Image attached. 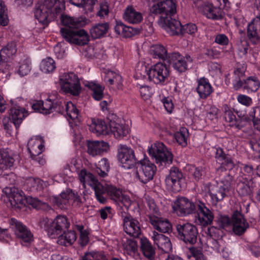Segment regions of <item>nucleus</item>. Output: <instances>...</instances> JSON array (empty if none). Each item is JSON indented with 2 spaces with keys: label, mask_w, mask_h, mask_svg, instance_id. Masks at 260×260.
I'll return each mask as SVG.
<instances>
[{
  "label": "nucleus",
  "mask_w": 260,
  "mask_h": 260,
  "mask_svg": "<svg viewBox=\"0 0 260 260\" xmlns=\"http://www.w3.org/2000/svg\"><path fill=\"white\" fill-rule=\"evenodd\" d=\"M135 203L128 196L124 194L123 190L115 186V205L118 216L123 220L124 231L129 236L137 238L141 233L140 223L128 213V210Z\"/></svg>",
  "instance_id": "nucleus-1"
},
{
  "label": "nucleus",
  "mask_w": 260,
  "mask_h": 260,
  "mask_svg": "<svg viewBox=\"0 0 260 260\" xmlns=\"http://www.w3.org/2000/svg\"><path fill=\"white\" fill-rule=\"evenodd\" d=\"M60 14L62 24L66 26L60 30L62 38L71 44H87L89 42V37L87 32L84 29H78L84 24V22L78 18L62 14V13Z\"/></svg>",
  "instance_id": "nucleus-2"
},
{
  "label": "nucleus",
  "mask_w": 260,
  "mask_h": 260,
  "mask_svg": "<svg viewBox=\"0 0 260 260\" xmlns=\"http://www.w3.org/2000/svg\"><path fill=\"white\" fill-rule=\"evenodd\" d=\"M54 9L56 15L63 13L65 9L64 0H42L35 6V16L38 21L44 25H47L52 18V8Z\"/></svg>",
  "instance_id": "nucleus-3"
},
{
  "label": "nucleus",
  "mask_w": 260,
  "mask_h": 260,
  "mask_svg": "<svg viewBox=\"0 0 260 260\" xmlns=\"http://www.w3.org/2000/svg\"><path fill=\"white\" fill-rule=\"evenodd\" d=\"M79 177L83 185L87 183L92 187L100 203L104 204L106 202V199L103 196L105 194L109 196L111 200L114 199V187L112 186L107 185L105 188L92 174L85 169L81 170Z\"/></svg>",
  "instance_id": "nucleus-4"
},
{
  "label": "nucleus",
  "mask_w": 260,
  "mask_h": 260,
  "mask_svg": "<svg viewBox=\"0 0 260 260\" xmlns=\"http://www.w3.org/2000/svg\"><path fill=\"white\" fill-rule=\"evenodd\" d=\"M149 80L160 86L167 85L169 82L170 69L164 62H158L149 67Z\"/></svg>",
  "instance_id": "nucleus-5"
},
{
  "label": "nucleus",
  "mask_w": 260,
  "mask_h": 260,
  "mask_svg": "<svg viewBox=\"0 0 260 260\" xmlns=\"http://www.w3.org/2000/svg\"><path fill=\"white\" fill-rule=\"evenodd\" d=\"M214 157L220 166L216 169V175L218 176H225L228 174L232 175L231 171L235 167V164L232 156L225 153L223 149L218 146L213 148Z\"/></svg>",
  "instance_id": "nucleus-6"
},
{
  "label": "nucleus",
  "mask_w": 260,
  "mask_h": 260,
  "mask_svg": "<svg viewBox=\"0 0 260 260\" xmlns=\"http://www.w3.org/2000/svg\"><path fill=\"white\" fill-rule=\"evenodd\" d=\"M148 153L150 156L155 159L157 164L167 166L172 164L173 155L165 144L160 142H156L148 147Z\"/></svg>",
  "instance_id": "nucleus-7"
},
{
  "label": "nucleus",
  "mask_w": 260,
  "mask_h": 260,
  "mask_svg": "<svg viewBox=\"0 0 260 260\" xmlns=\"http://www.w3.org/2000/svg\"><path fill=\"white\" fill-rule=\"evenodd\" d=\"M177 237L189 247H193L196 243L199 235L198 230L196 225L190 223L178 224L176 225Z\"/></svg>",
  "instance_id": "nucleus-8"
},
{
  "label": "nucleus",
  "mask_w": 260,
  "mask_h": 260,
  "mask_svg": "<svg viewBox=\"0 0 260 260\" xmlns=\"http://www.w3.org/2000/svg\"><path fill=\"white\" fill-rule=\"evenodd\" d=\"M117 157L121 167L126 169L135 168L140 161L135 155L133 149L125 145L118 146Z\"/></svg>",
  "instance_id": "nucleus-9"
},
{
  "label": "nucleus",
  "mask_w": 260,
  "mask_h": 260,
  "mask_svg": "<svg viewBox=\"0 0 260 260\" xmlns=\"http://www.w3.org/2000/svg\"><path fill=\"white\" fill-rule=\"evenodd\" d=\"M61 90L71 94L77 96L81 92V87L79 79L73 73H63L59 76Z\"/></svg>",
  "instance_id": "nucleus-10"
},
{
  "label": "nucleus",
  "mask_w": 260,
  "mask_h": 260,
  "mask_svg": "<svg viewBox=\"0 0 260 260\" xmlns=\"http://www.w3.org/2000/svg\"><path fill=\"white\" fill-rule=\"evenodd\" d=\"M167 189L174 192L180 191L185 186V179L181 170L176 167H172L170 173L165 179Z\"/></svg>",
  "instance_id": "nucleus-11"
},
{
  "label": "nucleus",
  "mask_w": 260,
  "mask_h": 260,
  "mask_svg": "<svg viewBox=\"0 0 260 260\" xmlns=\"http://www.w3.org/2000/svg\"><path fill=\"white\" fill-rule=\"evenodd\" d=\"M167 62L176 72L181 74L189 69V64L192 63V59L188 54L183 56L179 52L174 51L169 53Z\"/></svg>",
  "instance_id": "nucleus-12"
},
{
  "label": "nucleus",
  "mask_w": 260,
  "mask_h": 260,
  "mask_svg": "<svg viewBox=\"0 0 260 260\" xmlns=\"http://www.w3.org/2000/svg\"><path fill=\"white\" fill-rule=\"evenodd\" d=\"M220 182L215 192L210 191L209 196L213 204L216 205L223 200L226 196V193L231 189L232 183L234 180L233 175L229 174L225 176H219Z\"/></svg>",
  "instance_id": "nucleus-13"
},
{
  "label": "nucleus",
  "mask_w": 260,
  "mask_h": 260,
  "mask_svg": "<svg viewBox=\"0 0 260 260\" xmlns=\"http://www.w3.org/2000/svg\"><path fill=\"white\" fill-rule=\"evenodd\" d=\"M135 168L138 169L137 172L138 178L143 184H146L152 180L156 172L155 165L145 158L140 159Z\"/></svg>",
  "instance_id": "nucleus-14"
},
{
  "label": "nucleus",
  "mask_w": 260,
  "mask_h": 260,
  "mask_svg": "<svg viewBox=\"0 0 260 260\" xmlns=\"http://www.w3.org/2000/svg\"><path fill=\"white\" fill-rule=\"evenodd\" d=\"M115 244L117 245V250L125 254L134 256L138 251L137 240L127 237L123 233L120 234L115 240Z\"/></svg>",
  "instance_id": "nucleus-15"
},
{
  "label": "nucleus",
  "mask_w": 260,
  "mask_h": 260,
  "mask_svg": "<svg viewBox=\"0 0 260 260\" xmlns=\"http://www.w3.org/2000/svg\"><path fill=\"white\" fill-rule=\"evenodd\" d=\"M196 202L193 203L185 197L177 198L172 203L174 213L180 217L186 216L194 212Z\"/></svg>",
  "instance_id": "nucleus-16"
},
{
  "label": "nucleus",
  "mask_w": 260,
  "mask_h": 260,
  "mask_svg": "<svg viewBox=\"0 0 260 260\" xmlns=\"http://www.w3.org/2000/svg\"><path fill=\"white\" fill-rule=\"evenodd\" d=\"M194 212L196 222L202 225L210 224L214 219V214L205 203L200 201L196 202Z\"/></svg>",
  "instance_id": "nucleus-17"
},
{
  "label": "nucleus",
  "mask_w": 260,
  "mask_h": 260,
  "mask_svg": "<svg viewBox=\"0 0 260 260\" xmlns=\"http://www.w3.org/2000/svg\"><path fill=\"white\" fill-rule=\"evenodd\" d=\"M176 0H164L154 4L150 8L151 13L157 15L160 14L161 18L164 17H172L176 13Z\"/></svg>",
  "instance_id": "nucleus-18"
},
{
  "label": "nucleus",
  "mask_w": 260,
  "mask_h": 260,
  "mask_svg": "<svg viewBox=\"0 0 260 260\" xmlns=\"http://www.w3.org/2000/svg\"><path fill=\"white\" fill-rule=\"evenodd\" d=\"M69 226L70 222L67 217L58 215L53 221H50L48 235L51 238L58 237Z\"/></svg>",
  "instance_id": "nucleus-19"
},
{
  "label": "nucleus",
  "mask_w": 260,
  "mask_h": 260,
  "mask_svg": "<svg viewBox=\"0 0 260 260\" xmlns=\"http://www.w3.org/2000/svg\"><path fill=\"white\" fill-rule=\"evenodd\" d=\"M10 224L16 236L22 242L30 243L32 240V234L21 222L12 218L10 221Z\"/></svg>",
  "instance_id": "nucleus-20"
},
{
  "label": "nucleus",
  "mask_w": 260,
  "mask_h": 260,
  "mask_svg": "<svg viewBox=\"0 0 260 260\" xmlns=\"http://www.w3.org/2000/svg\"><path fill=\"white\" fill-rule=\"evenodd\" d=\"M107 119L109 122V126L102 119H92L91 120L92 122L89 125V131L98 136L108 135L110 132V127L111 126L113 122V114H109L107 116Z\"/></svg>",
  "instance_id": "nucleus-21"
},
{
  "label": "nucleus",
  "mask_w": 260,
  "mask_h": 260,
  "mask_svg": "<svg viewBox=\"0 0 260 260\" xmlns=\"http://www.w3.org/2000/svg\"><path fill=\"white\" fill-rule=\"evenodd\" d=\"M16 43L14 42L9 43L6 46L0 51V77L3 78L1 74L8 75L7 59L12 57L16 52Z\"/></svg>",
  "instance_id": "nucleus-22"
},
{
  "label": "nucleus",
  "mask_w": 260,
  "mask_h": 260,
  "mask_svg": "<svg viewBox=\"0 0 260 260\" xmlns=\"http://www.w3.org/2000/svg\"><path fill=\"white\" fill-rule=\"evenodd\" d=\"M218 6H214L212 3L206 2L204 3L200 8L201 11L203 14L208 19L212 20H220L223 17L222 9H228V8H223L218 4Z\"/></svg>",
  "instance_id": "nucleus-23"
},
{
  "label": "nucleus",
  "mask_w": 260,
  "mask_h": 260,
  "mask_svg": "<svg viewBox=\"0 0 260 260\" xmlns=\"http://www.w3.org/2000/svg\"><path fill=\"white\" fill-rule=\"evenodd\" d=\"M247 35L249 41L252 45L260 43V15L257 16L248 24Z\"/></svg>",
  "instance_id": "nucleus-24"
},
{
  "label": "nucleus",
  "mask_w": 260,
  "mask_h": 260,
  "mask_svg": "<svg viewBox=\"0 0 260 260\" xmlns=\"http://www.w3.org/2000/svg\"><path fill=\"white\" fill-rule=\"evenodd\" d=\"M197 87L195 91L200 99L206 100L213 92L214 89L208 78L203 77L197 80Z\"/></svg>",
  "instance_id": "nucleus-25"
},
{
  "label": "nucleus",
  "mask_w": 260,
  "mask_h": 260,
  "mask_svg": "<svg viewBox=\"0 0 260 260\" xmlns=\"http://www.w3.org/2000/svg\"><path fill=\"white\" fill-rule=\"evenodd\" d=\"M162 26L167 32L171 36H179L181 34V22L172 17H162Z\"/></svg>",
  "instance_id": "nucleus-26"
},
{
  "label": "nucleus",
  "mask_w": 260,
  "mask_h": 260,
  "mask_svg": "<svg viewBox=\"0 0 260 260\" xmlns=\"http://www.w3.org/2000/svg\"><path fill=\"white\" fill-rule=\"evenodd\" d=\"M222 110L224 113L225 120L230 123V126L235 127L240 129L244 126L243 121L241 118H237L234 114V109L229 106L227 104H224L222 107Z\"/></svg>",
  "instance_id": "nucleus-27"
},
{
  "label": "nucleus",
  "mask_w": 260,
  "mask_h": 260,
  "mask_svg": "<svg viewBox=\"0 0 260 260\" xmlns=\"http://www.w3.org/2000/svg\"><path fill=\"white\" fill-rule=\"evenodd\" d=\"M12 108L10 110V114L12 118L13 124L16 129H18L23 119L27 115V111L21 107L16 103L11 101Z\"/></svg>",
  "instance_id": "nucleus-28"
},
{
  "label": "nucleus",
  "mask_w": 260,
  "mask_h": 260,
  "mask_svg": "<svg viewBox=\"0 0 260 260\" xmlns=\"http://www.w3.org/2000/svg\"><path fill=\"white\" fill-rule=\"evenodd\" d=\"M152 234L151 238L154 244L159 249L165 253L169 252L172 249V244L168 236L156 231H153Z\"/></svg>",
  "instance_id": "nucleus-29"
},
{
  "label": "nucleus",
  "mask_w": 260,
  "mask_h": 260,
  "mask_svg": "<svg viewBox=\"0 0 260 260\" xmlns=\"http://www.w3.org/2000/svg\"><path fill=\"white\" fill-rule=\"evenodd\" d=\"M149 221L153 228L161 234L169 233L172 230V224L167 219L150 215Z\"/></svg>",
  "instance_id": "nucleus-30"
},
{
  "label": "nucleus",
  "mask_w": 260,
  "mask_h": 260,
  "mask_svg": "<svg viewBox=\"0 0 260 260\" xmlns=\"http://www.w3.org/2000/svg\"><path fill=\"white\" fill-rule=\"evenodd\" d=\"M4 192L12 205L16 206L23 204L24 196L22 190L15 187H6L4 189Z\"/></svg>",
  "instance_id": "nucleus-31"
},
{
  "label": "nucleus",
  "mask_w": 260,
  "mask_h": 260,
  "mask_svg": "<svg viewBox=\"0 0 260 260\" xmlns=\"http://www.w3.org/2000/svg\"><path fill=\"white\" fill-rule=\"evenodd\" d=\"M108 149L109 145L105 142L99 141H88L87 142V152L92 156L101 155L107 152Z\"/></svg>",
  "instance_id": "nucleus-32"
},
{
  "label": "nucleus",
  "mask_w": 260,
  "mask_h": 260,
  "mask_svg": "<svg viewBox=\"0 0 260 260\" xmlns=\"http://www.w3.org/2000/svg\"><path fill=\"white\" fill-rule=\"evenodd\" d=\"M130 131L128 124L125 120L115 114V139L121 140L126 137Z\"/></svg>",
  "instance_id": "nucleus-33"
},
{
  "label": "nucleus",
  "mask_w": 260,
  "mask_h": 260,
  "mask_svg": "<svg viewBox=\"0 0 260 260\" xmlns=\"http://www.w3.org/2000/svg\"><path fill=\"white\" fill-rule=\"evenodd\" d=\"M232 225H233L234 233L239 236L243 234L249 226L248 223L238 212L233 214V221Z\"/></svg>",
  "instance_id": "nucleus-34"
},
{
  "label": "nucleus",
  "mask_w": 260,
  "mask_h": 260,
  "mask_svg": "<svg viewBox=\"0 0 260 260\" xmlns=\"http://www.w3.org/2000/svg\"><path fill=\"white\" fill-rule=\"evenodd\" d=\"M115 32L123 38H131L138 34L140 29L138 28H134L125 25L120 21H115Z\"/></svg>",
  "instance_id": "nucleus-35"
},
{
  "label": "nucleus",
  "mask_w": 260,
  "mask_h": 260,
  "mask_svg": "<svg viewBox=\"0 0 260 260\" xmlns=\"http://www.w3.org/2000/svg\"><path fill=\"white\" fill-rule=\"evenodd\" d=\"M54 111L58 113L63 112L62 101L58 100L52 101L50 99H47L45 101H43L41 113L48 114Z\"/></svg>",
  "instance_id": "nucleus-36"
},
{
  "label": "nucleus",
  "mask_w": 260,
  "mask_h": 260,
  "mask_svg": "<svg viewBox=\"0 0 260 260\" xmlns=\"http://www.w3.org/2000/svg\"><path fill=\"white\" fill-rule=\"evenodd\" d=\"M123 18L125 21L129 23L137 24L141 22L143 19L142 14L136 11V10L131 6H128L125 9Z\"/></svg>",
  "instance_id": "nucleus-37"
},
{
  "label": "nucleus",
  "mask_w": 260,
  "mask_h": 260,
  "mask_svg": "<svg viewBox=\"0 0 260 260\" xmlns=\"http://www.w3.org/2000/svg\"><path fill=\"white\" fill-rule=\"evenodd\" d=\"M140 249L147 260H155V251L151 242L146 238L141 239Z\"/></svg>",
  "instance_id": "nucleus-38"
},
{
  "label": "nucleus",
  "mask_w": 260,
  "mask_h": 260,
  "mask_svg": "<svg viewBox=\"0 0 260 260\" xmlns=\"http://www.w3.org/2000/svg\"><path fill=\"white\" fill-rule=\"evenodd\" d=\"M260 87V81L255 76H249L245 79L244 90L248 94L256 92Z\"/></svg>",
  "instance_id": "nucleus-39"
},
{
  "label": "nucleus",
  "mask_w": 260,
  "mask_h": 260,
  "mask_svg": "<svg viewBox=\"0 0 260 260\" xmlns=\"http://www.w3.org/2000/svg\"><path fill=\"white\" fill-rule=\"evenodd\" d=\"M63 233V234H61L58 237L57 243L66 246L71 245L77 238L75 231H70L67 232L64 231Z\"/></svg>",
  "instance_id": "nucleus-40"
},
{
  "label": "nucleus",
  "mask_w": 260,
  "mask_h": 260,
  "mask_svg": "<svg viewBox=\"0 0 260 260\" xmlns=\"http://www.w3.org/2000/svg\"><path fill=\"white\" fill-rule=\"evenodd\" d=\"M109 25L107 23L96 24L90 28L91 36L93 39L100 38L107 33Z\"/></svg>",
  "instance_id": "nucleus-41"
},
{
  "label": "nucleus",
  "mask_w": 260,
  "mask_h": 260,
  "mask_svg": "<svg viewBox=\"0 0 260 260\" xmlns=\"http://www.w3.org/2000/svg\"><path fill=\"white\" fill-rule=\"evenodd\" d=\"M168 53L166 48L161 44L153 45L151 48V54L153 58L167 61Z\"/></svg>",
  "instance_id": "nucleus-42"
},
{
  "label": "nucleus",
  "mask_w": 260,
  "mask_h": 260,
  "mask_svg": "<svg viewBox=\"0 0 260 260\" xmlns=\"http://www.w3.org/2000/svg\"><path fill=\"white\" fill-rule=\"evenodd\" d=\"M14 164V159L10 157L8 151L0 149V169L7 170L11 167Z\"/></svg>",
  "instance_id": "nucleus-43"
},
{
  "label": "nucleus",
  "mask_w": 260,
  "mask_h": 260,
  "mask_svg": "<svg viewBox=\"0 0 260 260\" xmlns=\"http://www.w3.org/2000/svg\"><path fill=\"white\" fill-rule=\"evenodd\" d=\"M248 115L251 119L254 128L260 131V106H256L251 108Z\"/></svg>",
  "instance_id": "nucleus-44"
},
{
  "label": "nucleus",
  "mask_w": 260,
  "mask_h": 260,
  "mask_svg": "<svg viewBox=\"0 0 260 260\" xmlns=\"http://www.w3.org/2000/svg\"><path fill=\"white\" fill-rule=\"evenodd\" d=\"M188 130L185 127H181L179 131L176 132L174 134V138L176 142L182 147H185L187 145V139L188 137Z\"/></svg>",
  "instance_id": "nucleus-45"
},
{
  "label": "nucleus",
  "mask_w": 260,
  "mask_h": 260,
  "mask_svg": "<svg viewBox=\"0 0 260 260\" xmlns=\"http://www.w3.org/2000/svg\"><path fill=\"white\" fill-rule=\"evenodd\" d=\"M87 86L92 90L93 98L96 101H100L103 98L104 87L94 82H89Z\"/></svg>",
  "instance_id": "nucleus-46"
},
{
  "label": "nucleus",
  "mask_w": 260,
  "mask_h": 260,
  "mask_svg": "<svg viewBox=\"0 0 260 260\" xmlns=\"http://www.w3.org/2000/svg\"><path fill=\"white\" fill-rule=\"evenodd\" d=\"M110 166L108 160L102 158L98 163V165L95 170V172L101 177H105L109 171Z\"/></svg>",
  "instance_id": "nucleus-47"
},
{
  "label": "nucleus",
  "mask_w": 260,
  "mask_h": 260,
  "mask_svg": "<svg viewBox=\"0 0 260 260\" xmlns=\"http://www.w3.org/2000/svg\"><path fill=\"white\" fill-rule=\"evenodd\" d=\"M55 69V62L51 57H47L44 59L40 64V69L45 73H52Z\"/></svg>",
  "instance_id": "nucleus-48"
},
{
  "label": "nucleus",
  "mask_w": 260,
  "mask_h": 260,
  "mask_svg": "<svg viewBox=\"0 0 260 260\" xmlns=\"http://www.w3.org/2000/svg\"><path fill=\"white\" fill-rule=\"evenodd\" d=\"M63 108L66 107V111L69 118L71 119H75L78 117L79 111L76 106L71 102L65 103L64 101L61 100Z\"/></svg>",
  "instance_id": "nucleus-49"
},
{
  "label": "nucleus",
  "mask_w": 260,
  "mask_h": 260,
  "mask_svg": "<svg viewBox=\"0 0 260 260\" xmlns=\"http://www.w3.org/2000/svg\"><path fill=\"white\" fill-rule=\"evenodd\" d=\"M233 221V217L232 219L229 216L225 215H219L217 217V219L215 220L218 228L222 229L231 226L232 225Z\"/></svg>",
  "instance_id": "nucleus-50"
},
{
  "label": "nucleus",
  "mask_w": 260,
  "mask_h": 260,
  "mask_svg": "<svg viewBox=\"0 0 260 260\" xmlns=\"http://www.w3.org/2000/svg\"><path fill=\"white\" fill-rule=\"evenodd\" d=\"M249 145L254 151V158L256 159H260V137L252 138L249 142Z\"/></svg>",
  "instance_id": "nucleus-51"
},
{
  "label": "nucleus",
  "mask_w": 260,
  "mask_h": 260,
  "mask_svg": "<svg viewBox=\"0 0 260 260\" xmlns=\"http://www.w3.org/2000/svg\"><path fill=\"white\" fill-rule=\"evenodd\" d=\"M26 185L31 190H41L43 188V181L39 178H29L27 180Z\"/></svg>",
  "instance_id": "nucleus-52"
},
{
  "label": "nucleus",
  "mask_w": 260,
  "mask_h": 260,
  "mask_svg": "<svg viewBox=\"0 0 260 260\" xmlns=\"http://www.w3.org/2000/svg\"><path fill=\"white\" fill-rule=\"evenodd\" d=\"M71 192V189H67L61 192L59 197L54 198V203L60 207H61L62 205L69 203Z\"/></svg>",
  "instance_id": "nucleus-53"
},
{
  "label": "nucleus",
  "mask_w": 260,
  "mask_h": 260,
  "mask_svg": "<svg viewBox=\"0 0 260 260\" xmlns=\"http://www.w3.org/2000/svg\"><path fill=\"white\" fill-rule=\"evenodd\" d=\"M149 67H148L144 62H139L135 68L136 75L142 78H144L147 76L149 78Z\"/></svg>",
  "instance_id": "nucleus-54"
},
{
  "label": "nucleus",
  "mask_w": 260,
  "mask_h": 260,
  "mask_svg": "<svg viewBox=\"0 0 260 260\" xmlns=\"http://www.w3.org/2000/svg\"><path fill=\"white\" fill-rule=\"evenodd\" d=\"M8 21L7 9L4 2L0 1V25L6 26Z\"/></svg>",
  "instance_id": "nucleus-55"
},
{
  "label": "nucleus",
  "mask_w": 260,
  "mask_h": 260,
  "mask_svg": "<svg viewBox=\"0 0 260 260\" xmlns=\"http://www.w3.org/2000/svg\"><path fill=\"white\" fill-rule=\"evenodd\" d=\"M18 73L20 75H26L30 71V62L28 59L25 58L19 62Z\"/></svg>",
  "instance_id": "nucleus-56"
},
{
  "label": "nucleus",
  "mask_w": 260,
  "mask_h": 260,
  "mask_svg": "<svg viewBox=\"0 0 260 260\" xmlns=\"http://www.w3.org/2000/svg\"><path fill=\"white\" fill-rule=\"evenodd\" d=\"M81 260H108L105 254L102 252L86 253Z\"/></svg>",
  "instance_id": "nucleus-57"
},
{
  "label": "nucleus",
  "mask_w": 260,
  "mask_h": 260,
  "mask_svg": "<svg viewBox=\"0 0 260 260\" xmlns=\"http://www.w3.org/2000/svg\"><path fill=\"white\" fill-rule=\"evenodd\" d=\"M137 87L139 88L140 94L144 99H148L153 94V88L149 86L146 85H141L138 84Z\"/></svg>",
  "instance_id": "nucleus-58"
},
{
  "label": "nucleus",
  "mask_w": 260,
  "mask_h": 260,
  "mask_svg": "<svg viewBox=\"0 0 260 260\" xmlns=\"http://www.w3.org/2000/svg\"><path fill=\"white\" fill-rule=\"evenodd\" d=\"M181 35L187 34L193 36L198 30V27L196 24L193 23H188L184 25H182Z\"/></svg>",
  "instance_id": "nucleus-59"
},
{
  "label": "nucleus",
  "mask_w": 260,
  "mask_h": 260,
  "mask_svg": "<svg viewBox=\"0 0 260 260\" xmlns=\"http://www.w3.org/2000/svg\"><path fill=\"white\" fill-rule=\"evenodd\" d=\"M246 249L256 257L260 256V246L256 243H248L245 245Z\"/></svg>",
  "instance_id": "nucleus-60"
},
{
  "label": "nucleus",
  "mask_w": 260,
  "mask_h": 260,
  "mask_svg": "<svg viewBox=\"0 0 260 260\" xmlns=\"http://www.w3.org/2000/svg\"><path fill=\"white\" fill-rule=\"evenodd\" d=\"M161 102L163 104V106L166 111L168 113H171L173 112L174 108V105L173 103L172 98L169 96H164L161 98Z\"/></svg>",
  "instance_id": "nucleus-61"
},
{
  "label": "nucleus",
  "mask_w": 260,
  "mask_h": 260,
  "mask_svg": "<svg viewBox=\"0 0 260 260\" xmlns=\"http://www.w3.org/2000/svg\"><path fill=\"white\" fill-rule=\"evenodd\" d=\"M237 101L241 105L246 107L250 106L252 103V99L245 94H239L237 97Z\"/></svg>",
  "instance_id": "nucleus-62"
},
{
  "label": "nucleus",
  "mask_w": 260,
  "mask_h": 260,
  "mask_svg": "<svg viewBox=\"0 0 260 260\" xmlns=\"http://www.w3.org/2000/svg\"><path fill=\"white\" fill-rule=\"evenodd\" d=\"M189 252L194 260H207L206 257L203 254L200 250L194 247H189Z\"/></svg>",
  "instance_id": "nucleus-63"
},
{
  "label": "nucleus",
  "mask_w": 260,
  "mask_h": 260,
  "mask_svg": "<svg viewBox=\"0 0 260 260\" xmlns=\"http://www.w3.org/2000/svg\"><path fill=\"white\" fill-rule=\"evenodd\" d=\"M203 168L201 167L192 166L190 168V173L196 181H199L203 175Z\"/></svg>",
  "instance_id": "nucleus-64"
}]
</instances>
